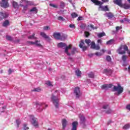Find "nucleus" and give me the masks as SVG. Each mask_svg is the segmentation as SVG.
<instances>
[{
	"label": "nucleus",
	"instance_id": "obj_1",
	"mask_svg": "<svg viewBox=\"0 0 130 130\" xmlns=\"http://www.w3.org/2000/svg\"><path fill=\"white\" fill-rule=\"evenodd\" d=\"M119 54H125L127 53L130 54V51L128 50V47L126 45L121 44L117 50Z\"/></svg>",
	"mask_w": 130,
	"mask_h": 130
},
{
	"label": "nucleus",
	"instance_id": "obj_2",
	"mask_svg": "<svg viewBox=\"0 0 130 130\" xmlns=\"http://www.w3.org/2000/svg\"><path fill=\"white\" fill-rule=\"evenodd\" d=\"M58 95L55 96L54 94H52L51 98L53 104H54L55 107L57 109L58 108V106L59 105V104H58L59 103V99H58Z\"/></svg>",
	"mask_w": 130,
	"mask_h": 130
},
{
	"label": "nucleus",
	"instance_id": "obj_3",
	"mask_svg": "<svg viewBox=\"0 0 130 130\" xmlns=\"http://www.w3.org/2000/svg\"><path fill=\"white\" fill-rule=\"evenodd\" d=\"M114 92H117V95H120L123 92V87L120 84H117V86H114L113 88Z\"/></svg>",
	"mask_w": 130,
	"mask_h": 130
},
{
	"label": "nucleus",
	"instance_id": "obj_4",
	"mask_svg": "<svg viewBox=\"0 0 130 130\" xmlns=\"http://www.w3.org/2000/svg\"><path fill=\"white\" fill-rule=\"evenodd\" d=\"M74 95H75L76 98H80L82 96V92H81V89L79 87H76L74 89Z\"/></svg>",
	"mask_w": 130,
	"mask_h": 130
},
{
	"label": "nucleus",
	"instance_id": "obj_5",
	"mask_svg": "<svg viewBox=\"0 0 130 130\" xmlns=\"http://www.w3.org/2000/svg\"><path fill=\"white\" fill-rule=\"evenodd\" d=\"M8 0H2V2H0L1 7L7 9L10 7L9 3H8Z\"/></svg>",
	"mask_w": 130,
	"mask_h": 130
},
{
	"label": "nucleus",
	"instance_id": "obj_6",
	"mask_svg": "<svg viewBox=\"0 0 130 130\" xmlns=\"http://www.w3.org/2000/svg\"><path fill=\"white\" fill-rule=\"evenodd\" d=\"M40 35L43 38L47 40V41H50L51 40V38H50L49 36H47V35H46L44 32H41Z\"/></svg>",
	"mask_w": 130,
	"mask_h": 130
},
{
	"label": "nucleus",
	"instance_id": "obj_7",
	"mask_svg": "<svg viewBox=\"0 0 130 130\" xmlns=\"http://www.w3.org/2000/svg\"><path fill=\"white\" fill-rule=\"evenodd\" d=\"M113 85L110 84H103L102 85L101 87L102 90H108L110 88H112Z\"/></svg>",
	"mask_w": 130,
	"mask_h": 130
},
{
	"label": "nucleus",
	"instance_id": "obj_8",
	"mask_svg": "<svg viewBox=\"0 0 130 130\" xmlns=\"http://www.w3.org/2000/svg\"><path fill=\"white\" fill-rule=\"evenodd\" d=\"M79 47L82 48L83 50H87V49L88 48L87 46H85V42L83 40H81L80 43L79 44Z\"/></svg>",
	"mask_w": 130,
	"mask_h": 130
},
{
	"label": "nucleus",
	"instance_id": "obj_9",
	"mask_svg": "<svg viewBox=\"0 0 130 130\" xmlns=\"http://www.w3.org/2000/svg\"><path fill=\"white\" fill-rule=\"evenodd\" d=\"M32 121L31 122V123L32 125H34L35 127H38V122L37 121V118L34 117V116L32 118Z\"/></svg>",
	"mask_w": 130,
	"mask_h": 130
},
{
	"label": "nucleus",
	"instance_id": "obj_10",
	"mask_svg": "<svg viewBox=\"0 0 130 130\" xmlns=\"http://www.w3.org/2000/svg\"><path fill=\"white\" fill-rule=\"evenodd\" d=\"M53 37L55 39L59 40L60 39V32H55L53 34Z\"/></svg>",
	"mask_w": 130,
	"mask_h": 130
},
{
	"label": "nucleus",
	"instance_id": "obj_11",
	"mask_svg": "<svg viewBox=\"0 0 130 130\" xmlns=\"http://www.w3.org/2000/svg\"><path fill=\"white\" fill-rule=\"evenodd\" d=\"M79 117L80 119V123L81 124H84V123H85L86 121V118H85V117L84 116V115L82 114H80L79 115Z\"/></svg>",
	"mask_w": 130,
	"mask_h": 130
},
{
	"label": "nucleus",
	"instance_id": "obj_12",
	"mask_svg": "<svg viewBox=\"0 0 130 130\" xmlns=\"http://www.w3.org/2000/svg\"><path fill=\"white\" fill-rule=\"evenodd\" d=\"M8 17L6 13H4L3 12H0V21H2L4 19H6Z\"/></svg>",
	"mask_w": 130,
	"mask_h": 130
},
{
	"label": "nucleus",
	"instance_id": "obj_13",
	"mask_svg": "<svg viewBox=\"0 0 130 130\" xmlns=\"http://www.w3.org/2000/svg\"><path fill=\"white\" fill-rule=\"evenodd\" d=\"M78 125H79V122H78V121H74L72 123V128L71 130H77Z\"/></svg>",
	"mask_w": 130,
	"mask_h": 130
},
{
	"label": "nucleus",
	"instance_id": "obj_14",
	"mask_svg": "<svg viewBox=\"0 0 130 130\" xmlns=\"http://www.w3.org/2000/svg\"><path fill=\"white\" fill-rule=\"evenodd\" d=\"M120 7V8L124 9V10H128V9H130V5L126 3H124L123 4H122Z\"/></svg>",
	"mask_w": 130,
	"mask_h": 130
},
{
	"label": "nucleus",
	"instance_id": "obj_15",
	"mask_svg": "<svg viewBox=\"0 0 130 130\" xmlns=\"http://www.w3.org/2000/svg\"><path fill=\"white\" fill-rule=\"evenodd\" d=\"M93 4L95 5V6H102L103 4V2H101V1H99L98 0H91Z\"/></svg>",
	"mask_w": 130,
	"mask_h": 130
},
{
	"label": "nucleus",
	"instance_id": "obj_16",
	"mask_svg": "<svg viewBox=\"0 0 130 130\" xmlns=\"http://www.w3.org/2000/svg\"><path fill=\"white\" fill-rule=\"evenodd\" d=\"M67 123H68V121L67 120V119H63L62 120V125L63 129H64L66 128V127L67 126Z\"/></svg>",
	"mask_w": 130,
	"mask_h": 130
},
{
	"label": "nucleus",
	"instance_id": "obj_17",
	"mask_svg": "<svg viewBox=\"0 0 130 130\" xmlns=\"http://www.w3.org/2000/svg\"><path fill=\"white\" fill-rule=\"evenodd\" d=\"M3 27H5L6 28H7V27H8V26H10V21H9V20H5L2 24Z\"/></svg>",
	"mask_w": 130,
	"mask_h": 130
},
{
	"label": "nucleus",
	"instance_id": "obj_18",
	"mask_svg": "<svg viewBox=\"0 0 130 130\" xmlns=\"http://www.w3.org/2000/svg\"><path fill=\"white\" fill-rule=\"evenodd\" d=\"M113 3L120 7L122 5V0H114Z\"/></svg>",
	"mask_w": 130,
	"mask_h": 130
},
{
	"label": "nucleus",
	"instance_id": "obj_19",
	"mask_svg": "<svg viewBox=\"0 0 130 130\" xmlns=\"http://www.w3.org/2000/svg\"><path fill=\"white\" fill-rule=\"evenodd\" d=\"M57 46L58 47L60 48H62L63 47H66L67 46V44L62 43V42H60L57 44Z\"/></svg>",
	"mask_w": 130,
	"mask_h": 130
},
{
	"label": "nucleus",
	"instance_id": "obj_20",
	"mask_svg": "<svg viewBox=\"0 0 130 130\" xmlns=\"http://www.w3.org/2000/svg\"><path fill=\"white\" fill-rule=\"evenodd\" d=\"M106 16L108 18V19H112L114 15L111 12H108L106 13Z\"/></svg>",
	"mask_w": 130,
	"mask_h": 130
},
{
	"label": "nucleus",
	"instance_id": "obj_21",
	"mask_svg": "<svg viewBox=\"0 0 130 130\" xmlns=\"http://www.w3.org/2000/svg\"><path fill=\"white\" fill-rule=\"evenodd\" d=\"M75 74L77 77H81V76H82V72L81 71H80V70L75 71Z\"/></svg>",
	"mask_w": 130,
	"mask_h": 130
},
{
	"label": "nucleus",
	"instance_id": "obj_22",
	"mask_svg": "<svg viewBox=\"0 0 130 130\" xmlns=\"http://www.w3.org/2000/svg\"><path fill=\"white\" fill-rule=\"evenodd\" d=\"M65 39H67V36H66V35H60L59 40H61V41H64Z\"/></svg>",
	"mask_w": 130,
	"mask_h": 130
},
{
	"label": "nucleus",
	"instance_id": "obj_23",
	"mask_svg": "<svg viewBox=\"0 0 130 130\" xmlns=\"http://www.w3.org/2000/svg\"><path fill=\"white\" fill-rule=\"evenodd\" d=\"M79 16L76 12H73L71 14V17L73 18V19H75L76 18H77V17Z\"/></svg>",
	"mask_w": 130,
	"mask_h": 130
},
{
	"label": "nucleus",
	"instance_id": "obj_24",
	"mask_svg": "<svg viewBox=\"0 0 130 130\" xmlns=\"http://www.w3.org/2000/svg\"><path fill=\"white\" fill-rule=\"evenodd\" d=\"M12 5H13V7L14 8V9H17V8H18V3L15 2V1H13L12 2Z\"/></svg>",
	"mask_w": 130,
	"mask_h": 130
},
{
	"label": "nucleus",
	"instance_id": "obj_25",
	"mask_svg": "<svg viewBox=\"0 0 130 130\" xmlns=\"http://www.w3.org/2000/svg\"><path fill=\"white\" fill-rule=\"evenodd\" d=\"M113 41H114V40L113 39L110 40L107 42L106 44H107V45L113 44Z\"/></svg>",
	"mask_w": 130,
	"mask_h": 130
},
{
	"label": "nucleus",
	"instance_id": "obj_26",
	"mask_svg": "<svg viewBox=\"0 0 130 130\" xmlns=\"http://www.w3.org/2000/svg\"><path fill=\"white\" fill-rule=\"evenodd\" d=\"M105 35L106 34H105V32H104L98 34V37L99 38H101V37H103V36H105Z\"/></svg>",
	"mask_w": 130,
	"mask_h": 130
},
{
	"label": "nucleus",
	"instance_id": "obj_27",
	"mask_svg": "<svg viewBox=\"0 0 130 130\" xmlns=\"http://www.w3.org/2000/svg\"><path fill=\"white\" fill-rule=\"evenodd\" d=\"M35 45L39 47L42 46L41 44H40V41H36Z\"/></svg>",
	"mask_w": 130,
	"mask_h": 130
},
{
	"label": "nucleus",
	"instance_id": "obj_28",
	"mask_svg": "<svg viewBox=\"0 0 130 130\" xmlns=\"http://www.w3.org/2000/svg\"><path fill=\"white\" fill-rule=\"evenodd\" d=\"M28 39H37V37H35V34H33L32 36L28 37Z\"/></svg>",
	"mask_w": 130,
	"mask_h": 130
},
{
	"label": "nucleus",
	"instance_id": "obj_29",
	"mask_svg": "<svg viewBox=\"0 0 130 130\" xmlns=\"http://www.w3.org/2000/svg\"><path fill=\"white\" fill-rule=\"evenodd\" d=\"M6 37L7 40H8V41H13V37L10 36H6Z\"/></svg>",
	"mask_w": 130,
	"mask_h": 130
},
{
	"label": "nucleus",
	"instance_id": "obj_30",
	"mask_svg": "<svg viewBox=\"0 0 130 130\" xmlns=\"http://www.w3.org/2000/svg\"><path fill=\"white\" fill-rule=\"evenodd\" d=\"M85 42L86 44H87L88 46H90V44H91V40L90 39H86L85 40Z\"/></svg>",
	"mask_w": 130,
	"mask_h": 130
},
{
	"label": "nucleus",
	"instance_id": "obj_31",
	"mask_svg": "<svg viewBox=\"0 0 130 130\" xmlns=\"http://www.w3.org/2000/svg\"><path fill=\"white\" fill-rule=\"evenodd\" d=\"M72 48V45H69V46H66L65 48V52H68L69 51V49H71Z\"/></svg>",
	"mask_w": 130,
	"mask_h": 130
},
{
	"label": "nucleus",
	"instance_id": "obj_32",
	"mask_svg": "<svg viewBox=\"0 0 130 130\" xmlns=\"http://www.w3.org/2000/svg\"><path fill=\"white\" fill-rule=\"evenodd\" d=\"M26 3L27 4L26 5H27V6H33V5H34V3L31 1H26Z\"/></svg>",
	"mask_w": 130,
	"mask_h": 130
},
{
	"label": "nucleus",
	"instance_id": "obj_33",
	"mask_svg": "<svg viewBox=\"0 0 130 130\" xmlns=\"http://www.w3.org/2000/svg\"><path fill=\"white\" fill-rule=\"evenodd\" d=\"M41 91V88L40 87H38L37 88H34L32 90L33 92H40Z\"/></svg>",
	"mask_w": 130,
	"mask_h": 130
},
{
	"label": "nucleus",
	"instance_id": "obj_34",
	"mask_svg": "<svg viewBox=\"0 0 130 130\" xmlns=\"http://www.w3.org/2000/svg\"><path fill=\"white\" fill-rule=\"evenodd\" d=\"M91 48H92V49H94L95 47H96V45L95 44V42H92L91 43Z\"/></svg>",
	"mask_w": 130,
	"mask_h": 130
},
{
	"label": "nucleus",
	"instance_id": "obj_35",
	"mask_svg": "<svg viewBox=\"0 0 130 130\" xmlns=\"http://www.w3.org/2000/svg\"><path fill=\"white\" fill-rule=\"evenodd\" d=\"M122 60H123V61L125 62L126 61V58H127V56L125 55H123L122 56Z\"/></svg>",
	"mask_w": 130,
	"mask_h": 130
},
{
	"label": "nucleus",
	"instance_id": "obj_36",
	"mask_svg": "<svg viewBox=\"0 0 130 130\" xmlns=\"http://www.w3.org/2000/svg\"><path fill=\"white\" fill-rule=\"evenodd\" d=\"M129 127H130V125H129V124H125V125L123 126V128L124 129H128V128H129Z\"/></svg>",
	"mask_w": 130,
	"mask_h": 130
},
{
	"label": "nucleus",
	"instance_id": "obj_37",
	"mask_svg": "<svg viewBox=\"0 0 130 130\" xmlns=\"http://www.w3.org/2000/svg\"><path fill=\"white\" fill-rule=\"evenodd\" d=\"M43 29L45 31H47L48 30H50V27H49V26H45L43 27Z\"/></svg>",
	"mask_w": 130,
	"mask_h": 130
},
{
	"label": "nucleus",
	"instance_id": "obj_38",
	"mask_svg": "<svg viewBox=\"0 0 130 130\" xmlns=\"http://www.w3.org/2000/svg\"><path fill=\"white\" fill-rule=\"evenodd\" d=\"M98 10L99 11H104V6H100L98 8Z\"/></svg>",
	"mask_w": 130,
	"mask_h": 130
},
{
	"label": "nucleus",
	"instance_id": "obj_39",
	"mask_svg": "<svg viewBox=\"0 0 130 130\" xmlns=\"http://www.w3.org/2000/svg\"><path fill=\"white\" fill-rule=\"evenodd\" d=\"M23 129L24 130L29 129V127L27 126V124H23Z\"/></svg>",
	"mask_w": 130,
	"mask_h": 130
},
{
	"label": "nucleus",
	"instance_id": "obj_40",
	"mask_svg": "<svg viewBox=\"0 0 130 130\" xmlns=\"http://www.w3.org/2000/svg\"><path fill=\"white\" fill-rule=\"evenodd\" d=\"M16 123L18 127H19V125H20V124L21 123V120L20 119L16 120Z\"/></svg>",
	"mask_w": 130,
	"mask_h": 130
},
{
	"label": "nucleus",
	"instance_id": "obj_41",
	"mask_svg": "<svg viewBox=\"0 0 130 130\" xmlns=\"http://www.w3.org/2000/svg\"><path fill=\"white\" fill-rule=\"evenodd\" d=\"M30 12H36V13H37V9L36 7H34L30 9Z\"/></svg>",
	"mask_w": 130,
	"mask_h": 130
},
{
	"label": "nucleus",
	"instance_id": "obj_42",
	"mask_svg": "<svg viewBox=\"0 0 130 130\" xmlns=\"http://www.w3.org/2000/svg\"><path fill=\"white\" fill-rule=\"evenodd\" d=\"M109 11V9L108 8V7L107 6H104V11L106 12V11Z\"/></svg>",
	"mask_w": 130,
	"mask_h": 130
},
{
	"label": "nucleus",
	"instance_id": "obj_43",
	"mask_svg": "<svg viewBox=\"0 0 130 130\" xmlns=\"http://www.w3.org/2000/svg\"><path fill=\"white\" fill-rule=\"evenodd\" d=\"M106 60H107V61H111V57H110V56H107Z\"/></svg>",
	"mask_w": 130,
	"mask_h": 130
},
{
	"label": "nucleus",
	"instance_id": "obj_44",
	"mask_svg": "<svg viewBox=\"0 0 130 130\" xmlns=\"http://www.w3.org/2000/svg\"><path fill=\"white\" fill-rule=\"evenodd\" d=\"M88 77L89 78H94V73L91 72L88 74Z\"/></svg>",
	"mask_w": 130,
	"mask_h": 130
},
{
	"label": "nucleus",
	"instance_id": "obj_45",
	"mask_svg": "<svg viewBox=\"0 0 130 130\" xmlns=\"http://www.w3.org/2000/svg\"><path fill=\"white\" fill-rule=\"evenodd\" d=\"M57 20H58L59 21H64L63 17H62V16H59L57 18Z\"/></svg>",
	"mask_w": 130,
	"mask_h": 130
},
{
	"label": "nucleus",
	"instance_id": "obj_46",
	"mask_svg": "<svg viewBox=\"0 0 130 130\" xmlns=\"http://www.w3.org/2000/svg\"><path fill=\"white\" fill-rule=\"evenodd\" d=\"M85 37H89L90 36V33L88 31H85Z\"/></svg>",
	"mask_w": 130,
	"mask_h": 130
},
{
	"label": "nucleus",
	"instance_id": "obj_47",
	"mask_svg": "<svg viewBox=\"0 0 130 130\" xmlns=\"http://www.w3.org/2000/svg\"><path fill=\"white\" fill-rule=\"evenodd\" d=\"M60 7L61 8H63L64 7V3L63 2H61L60 3Z\"/></svg>",
	"mask_w": 130,
	"mask_h": 130
},
{
	"label": "nucleus",
	"instance_id": "obj_48",
	"mask_svg": "<svg viewBox=\"0 0 130 130\" xmlns=\"http://www.w3.org/2000/svg\"><path fill=\"white\" fill-rule=\"evenodd\" d=\"M112 112V110H111V109H109L108 111H106V113H107V114H110Z\"/></svg>",
	"mask_w": 130,
	"mask_h": 130
},
{
	"label": "nucleus",
	"instance_id": "obj_49",
	"mask_svg": "<svg viewBox=\"0 0 130 130\" xmlns=\"http://www.w3.org/2000/svg\"><path fill=\"white\" fill-rule=\"evenodd\" d=\"M80 27L81 28V29H85L86 28V24H81V25L80 26Z\"/></svg>",
	"mask_w": 130,
	"mask_h": 130
},
{
	"label": "nucleus",
	"instance_id": "obj_50",
	"mask_svg": "<svg viewBox=\"0 0 130 130\" xmlns=\"http://www.w3.org/2000/svg\"><path fill=\"white\" fill-rule=\"evenodd\" d=\"M46 85H47V86H52V84H51V82H50V81H48L46 83Z\"/></svg>",
	"mask_w": 130,
	"mask_h": 130
},
{
	"label": "nucleus",
	"instance_id": "obj_51",
	"mask_svg": "<svg viewBox=\"0 0 130 130\" xmlns=\"http://www.w3.org/2000/svg\"><path fill=\"white\" fill-rule=\"evenodd\" d=\"M27 43L29 44V45H35V42H27Z\"/></svg>",
	"mask_w": 130,
	"mask_h": 130
},
{
	"label": "nucleus",
	"instance_id": "obj_52",
	"mask_svg": "<svg viewBox=\"0 0 130 130\" xmlns=\"http://www.w3.org/2000/svg\"><path fill=\"white\" fill-rule=\"evenodd\" d=\"M90 28H91V29H93V30L94 29H97V26H95V27H94V25H93V24H90Z\"/></svg>",
	"mask_w": 130,
	"mask_h": 130
},
{
	"label": "nucleus",
	"instance_id": "obj_53",
	"mask_svg": "<svg viewBox=\"0 0 130 130\" xmlns=\"http://www.w3.org/2000/svg\"><path fill=\"white\" fill-rule=\"evenodd\" d=\"M94 49H95L96 50H99V49H100V46H99V45H95Z\"/></svg>",
	"mask_w": 130,
	"mask_h": 130
},
{
	"label": "nucleus",
	"instance_id": "obj_54",
	"mask_svg": "<svg viewBox=\"0 0 130 130\" xmlns=\"http://www.w3.org/2000/svg\"><path fill=\"white\" fill-rule=\"evenodd\" d=\"M109 106L108 105H105L103 106V109H107V108H108Z\"/></svg>",
	"mask_w": 130,
	"mask_h": 130
},
{
	"label": "nucleus",
	"instance_id": "obj_55",
	"mask_svg": "<svg viewBox=\"0 0 130 130\" xmlns=\"http://www.w3.org/2000/svg\"><path fill=\"white\" fill-rule=\"evenodd\" d=\"M95 55H96L97 56H101V55H102V54H101V53L97 52L95 53Z\"/></svg>",
	"mask_w": 130,
	"mask_h": 130
},
{
	"label": "nucleus",
	"instance_id": "obj_56",
	"mask_svg": "<svg viewBox=\"0 0 130 130\" xmlns=\"http://www.w3.org/2000/svg\"><path fill=\"white\" fill-rule=\"evenodd\" d=\"M13 72H14V71H13L12 69H9V70H8L9 75H11V74H12Z\"/></svg>",
	"mask_w": 130,
	"mask_h": 130
},
{
	"label": "nucleus",
	"instance_id": "obj_57",
	"mask_svg": "<svg viewBox=\"0 0 130 130\" xmlns=\"http://www.w3.org/2000/svg\"><path fill=\"white\" fill-rule=\"evenodd\" d=\"M120 29H122V27H121V26H116V31H118Z\"/></svg>",
	"mask_w": 130,
	"mask_h": 130
},
{
	"label": "nucleus",
	"instance_id": "obj_58",
	"mask_svg": "<svg viewBox=\"0 0 130 130\" xmlns=\"http://www.w3.org/2000/svg\"><path fill=\"white\" fill-rule=\"evenodd\" d=\"M76 50H77V49L76 48H74L72 51V54H75V52H76Z\"/></svg>",
	"mask_w": 130,
	"mask_h": 130
},
{
	"label": "nucleus",
	"instance_id": "obj_59",
	"mask_svg": "<svg viewBox=\"0 0 130 130\" xmlns=\"http://www.w3.org/2000/svg\"><path fill=\"white\" fill-rule=\"evenodd\" d=\"M27 9H28V5H25V6L23 7L24 11H27Z\"/></svg>",
	"mask_w": 130,
	"mask_h": 130
},
{
	"label": "nucleus",
	"instance_id": "obj_60",
	"mask_svg": "<svg viewBox=\"0 0 130 130\" xmlns=\"http://www.w3.org/2000/svg\"><path fill=\"white\" fill-rule=\"evenodd\" d=\"M82 20H83V17L82 16H79L77 19L78 21H82Z\"/></svg>",
	"mask_w": 130,
	"mask_h": 130
},
{
	"label": "nucleus",
	"instance_id": "obj_61",
	"mask_svg": "<svg viewBox=\"0 0 130 130\" xmlns=\"http://www.w3.org/2000/svg\"><path fill=\"white\" fill-rule=\"evenodd\" d=\"M69 26L70 28H76V25H75V24H70Z\"/></svg>",
	"mask_w": 130,
	"mask_h": 130
},
{
	"label": "nucleus",
	"instance_id": "obj_62",
	"mask_svg": "<svg viewBox=\"0 0 130 130\" xmlns=\"http://www.w3.org/2000/svg\"><path fill=\"white\" fill-rule=\"evenodd\" d=\"M126 109H127V110H130V104L127 105L126 106Z\"/></svg>",
	"mask_w": 130,
	"mask_h": 130
},
{
	"label": "nucleus",
	"instance_id": "obj_63",
	"mask_svg": "<svg viewBox=\"0 0 130 130\" xmlns=\"http://www.w3.org/2000/svg\"><path fill=\"white\" fill-rule=\"evenodd\" d=\"M50 6L53 8H57V7H56V6L54 5V4H50Z\"/></svg>",
	"mask_w": 130,
	"mask_h": 130
},
{
	"label": "nucleus",
	"instance_id": "obj_64",
	"mask_svg": "<svg viewBox=\"0 0 130 130\" xmlns=\"http://www.w3.org/2000/svg\"><path fill=\"white\" fill-rule=\"evenodd\" d=\"M98 43H100V44H101V43H102V41L101 40H98Z\"/></svg>",
	"mask_w": 130,
	"mask_h": 130
}]
</instances>
